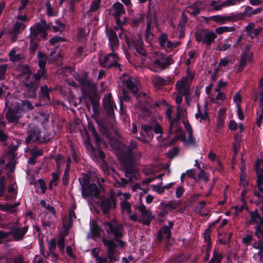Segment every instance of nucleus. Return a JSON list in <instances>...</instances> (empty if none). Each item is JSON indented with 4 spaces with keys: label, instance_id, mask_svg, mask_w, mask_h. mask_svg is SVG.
<instances>
[{
    "label": "nucleus",
    "instance_id": "obj_1",
    "mask_svg": "<svg viewBox=\"0 0 263 263\" xmlns=\"http://www.w3.org/2000/svg\"><path fill=\"white\" fill-rule=\"evenodd\" d=\"M107 225L108 229L107 232L108 234H113L115 237V240H108L105 239L103 240V242L105 246L107 247L108 250V256L111 263H114L119 260V256L116 255L115 249L118 246L120 247H123L124 242L118 238L122 236L121 230L122 229V226H119L117 224L115 221H111L107 222Z\"/></svg>",
    "mask_w": 263,
    "mask_h": 263
},
{
    "label": "nucleus",
    "instance_id": "obj_2",
    "mask_svg": "<svg viewBox=\"0 0 263 263\" xmlns=\"http://www.w3.org/2000/svg\"><path fill=\"white\" fill-rule=\"evenodd\" d=\"M172 61L169 57L162 54H157L149 63V69L154 72H159L168 67Z\"/></svg>",
    "mask_w": 263,
    "mask_h": 263
},
{
    "label": "nucleus",
    "instance_id": "obj_3",
    "mask_svg": "<svg viewBox=\"0 0 263 263\" xmlns=\"http://www.w3.org/2000/svg\"><path fill=\"white\" fill-rule=\"evenodd\" d=\"M82 185V194L84 197L87 196H97L99 193V190L95 184H90L87 189L85 186L88 182V177L85 175L79 179Z\"/></svg>",
    "mask_w": 263,
    "mask_h": 263
},
{
    "label": "nucleus",
    "instance_id": "obj_4",
    "mask_svg": "<svg viewBox=\"0 0 263 263\" xmlns=\"http://www.w3.org/2000/svg\"><path fill=\"white\" fill-rule=\"evenodd\" d=\"M110 13L115 17L118 25L117 26L115 27V30L116 31H119V35L121 36L120 32L123 33V31L120 27L122 23L120 20V16L125 13L123 5L119 2L115 3L112 7Z\"/></svg>",
    "mask_w": 263,
    "mask_h": 263
},
{
    "label": "nucleus",
    "instance_id": "obj_5",
    "mask_svg": "<svg viewBox=\"0 0 263 263\" xmlns=\"http://www.w3.org/2000/svg\"><path fill=\"white\" fill-rule=\"evenodd\" d=\"M192 79L193 76L191 74H187L186 77H183L181 80L178 81L176 85L177 92L174 93H178L182 97L183 95L189 92V86Z\"/></svg>",
    "mask_w": 263,
    "mask_h": 263
},
{
    "label": "nucleus",
    "instance_id": "obj_6",
    "mask_svg": "<svg viewBox=\"0 0 263 263\" xmlns=\"http://www.w3.org/2000/svg\"><path fill=\"white\" fill-rule=\"evenodd\" d=\"M260 161L257 160L255 165V170L257 174V190L254 192V195L260 200H263V171L259 168Z\"/></svg>",
    "mask_w": 263,
    "mask_h": 263
},
{
    "label": "nucleus",
    "instance_id": "obj_7",
    "mask_svg": "<svg viewBox=\"0 0 263 263\" xmlns=\"http://www.w3.org/2000/svg\"><path fill=\"white\" fill-rule=\"evenodd\" d=\"M125 40L129 47L133 46L137 51L138 53L141 55H144L145 54V50L143 47V42L140 37H138V39L135 41L132 38L130 33L125 32Z\"/></svg>",
    "mask_w": 263,
    "mask_h": 263
},
{
    "label": "nucleus",
    "instance_id": "obj_8",
    "mask_svg": "<svg viewBox=\"0 0 263 263\" xmlns=\"http://www.w3.org/2000/svg\"><path fill=\"white\" fill-rule=\"evenodd\" d=\"M48 28L49 26L45 21L41 20L30 28V36L32 38H36L39 33H43L42 37L46 38L47 34L45 31Z\"/></svg>",
    "mask_w": 263,
    "mask_h": 263
},
{
    "label": "nucleus",
    "instance_id": "obj_9",
    "mask_svg": "<svg viewBox=\"0 0 263 263\" xmlns=\"http://www.w3.org/2000/svg\"><path fill=\"white\" fill-rule=\"evenodd\" d=\"M119 60V57L114 53H109L103 58L99 59L101 65L106 68H109L112 66H119L118 64ZM119 69L121 70L120 66H119Z\"/></svg>",
    "mask_w": 263,
    "mask_h": 263
},
{
    "label": "nucleus",
    "instance_id": "obj_10",
    "mask_svg": "<svg viewBox=\"0 0 263 263\" xmlns=\"http://www.w3.org/2000/svg\"><path fill=\"white\" fill-rule=\"evenodd\" d=\"M158 40L161 47L168 50H172L180 44L178 42H172L165 33L161 34Z\"/></svg>",
    "mask_w": 263,
    "mask_h": 263
},
{
    "label": "nucleus",
    "instance_id": "obj_11",
    "mask_svg": "<svg viewBox=\"0 0 263 263\" xmlns=\"http://www.w3.org/2000/svg\"><path fill=\"white\" fill-rule=\"evenodd\" d=\"M172 112V108L170 107L167 108L165 112L166 117L168 118L170 122V133H179L181 130V128L179 127V122L178 120H172L171 115Z\"/></svg>",
    "mask_w": 263,
    "mask_h": 263
},
{
    "label": "nucleus",
    "instance_id": "obj_12",
    "mask_svg": "<svg viewBox=\"0 0 263 263\" xmlns=\"http://www.w3.org/2000/svg\"><path fill=\"white\" fill-rule=\"evenodd\" d=\"M137 209L140 212L142 219L140 220L142 221L145 224H148L153 218L152 214L149 211L146 209L143 204H140L137 207Z\"/></svg>",
    "mask_w": 263,
    "mask_h": 263
},
{
    "label": "nucleus",
    "instance_id": "obj_13",
    "mask_svg": "<svg viewBox=\"0 0 263 263\" xmlns=\"http://www.w3.org/2000/svg\"><path fill=\"white\" fill-rule=\"evenodd\" d=\"M103 105L107 114L112 115L114 109L116 108L115 103L112 100L111 96L110 94L104 97L103 99Z\"/></svg>",
    "mask_w": 263,
    "mask_h": 263
},
{
    "label": "nucleus",
    "instance_id": "obj_14",
    "mask_svg": "<svg viewBox=\"0 0 263 263\" xmlns=\"http://www.w3.org/2000/svg\"><path fill=\"white\" fill-rule=\"evenodd\" d=\"M121 80H122L123 85L126 86L128 89L131 90L133 93H136L137 92L138 87L135 83L132 81L129 76L123 74L121 77Z\"/></svg>",
    "mask_w": 263,
    "mask_h": 263
},
{
    "label": "nucleus",
    "instance_id": "obj_15",
    "mask_svg": "<svg viewBox=\"0 0 263 263\" xmlns=\"http://www.w3.org/2000/svg\"><path fill=\"white\" fill-rule=\"evenodd\" d=\"M21 108L15 106L14 109L9 110L6 114V118L9 122H16L21 117Z\"/></svg>",
    "mask_w": 263,
    "mask_h": 263
},
{
    "label": "nucleus",
    "instance_id": "obj_16",
    "mask_svg": "<svg viewBox=\"0 0 263 263\" xmlns=\"http://www.w3.org/2000/svg\"><path fill=\"white\" fill-rule=\"evenodd\" d=\"M121 208L122 213L123 214H127L129 215L130 220L133 221H137L139 220L138 217L136 214H130L131 212V205L130 204L126 201H123L121 202Z\"/></svg>",
    "mask_w": 263,
    "mask_h": 263
},
{
    "label": "nucleus",
    "instance_id": "obj_17",
    "mask_svg": "<svg viewBox=\"0 0 263 263\" xmlns=\"http://www.w3.org/2000/svg\"><path fill=\"white\" fill-rule=\"evenodd\" d=\"M106 33L109 41L110 48L112 51H114L119 45V41L117 39V33L112 30L109 31L107 30Z\"/></svg>",
    "mask_w": 263,
    "mask_h": 263
},
{
    "label": "nucleus",
    "instance_id": "obj_18",
    "mask_svg": "<svg viewBox=\"0 0 263 263\" xmlns=\"http://www.w3.org/2000/svg\"><path fill=\"white\" fill-rule=\"evenodd\" d=\"M27 90L24 93V96L27 98H34L36 96V90L38 87L37 84L34 82H31L29 84H25Z\"/></svg>",
    "mask_w": 263,
    "mask_h": 263
},
{
    "label": "nucleus",
    "instance_id": "obj_19",
    "mask_svg": "<svg viewBox=\"0 0 263 263\" xmlns=\"http://www.w3.org/2000/svg\"><path fill=\"white\" fill-rule=\"evenodd\" d=\"M137 99L139 104V107L143 109L147 110V105H149L150 99L147 96L146 94L141 92L138 95Z\"/></svg>",
    "mask_w": 263,
    "mask_h": 263
},
{
    "label": "nucleus",
    "instance_id": "obj_20",
    "mask_svg": "<svg viewBox=\"0 0 263 263\" xmlns=\"http://www.w3.org/2000/svg\"><path fill=\"white\" fill-rule=\"evenodd\" d=\"M26 26L23 23H16L14 27L10 32L11 40L12 42H14L16 39V35L23 30Z\"/></svg>",
    "mask_w": 263,
    "mask_h": 263
},
{
    "label": "nucleus",
    "instance_id": "obj_21",
    "mask_svg": "<svg viewBox=\"0 0 263 263\" xmlns=\"http://www.w3.org/2000/svg\"><path fill=\"white\" fill-rule=\"evenodd\" d=\"M27 231V228L23 227L19 228L16 226H14L11 228V233L16 239H20L22 238Z\"/></svg>",
    "mask_w": 263,
    "mask_h": 263
},
{
    "label": "nucleus",
    "instance_id": "obj_22",
    "mask_svg": "<svg viewBox=\"0 0 263 263\" xmlns=\"http://www.w3.org/2000/svg\"><path fill=\"white\" fill-rule=\"evenodd\" d=\"M217 36L213 31H205L203 32V44L208 46L214 42Z\"/></svg>",
    "mask_w": 263,
    "mask_h": 263
},
{
    "label": "nucleus",
    "instance_id": "obj_23",
    "mask_svg": "<svg viewBox=\"0 0 263 263\" xmlns=\"http://www.w3.org/2000/svg\"><path fill=\"white\" fill-rule=\"evenodd\" d=\"M31 71L28 66H24L22 67V70L20 74L19 78L20 81L25 84H27L30 76Z\"/></svg>",
    "mask_w": 263,
    "mask_h": 263
},
{
    "label": "nucleus",
    "instance_id": "obj_24",
    "mask_svg": "<svg viewBox=\"0 0 263 263\" xmlns=\"http://www.w3.org/2000/svg\"><path fill=\"white\" fill-rule=\"evenodd\" d=\"M173 98L175 100L176 103L177 104V116L181 117V116H184L185 110L180 105L182 98L178 93H173Z\"/></svg>",
    "mask_w": 263,
    "mask_h": 263
},
{
    "label": "nucleus",
    "instance_id": "obj_25",
    "mask_svg": "<svg viewBox=\"0 0 263 263\" xmlns=\"http://www.w3.org/2000/svg\"><path fill=\"white\" fill-rule=\"evenodd\" d=\"M209 20H213L217 23L220 24L224 23L226 22H229L232 20H233V18L232 15L226 16V15H217L212 16L209 17Z\"/></svg>",
    "mask_w": 263,
    "mask_h": 263
},
{
    "label": "nucleus",
    "instance_id": "obj_26",
    "mask_svg": "<svg viewBox=\"0 0 263 263\" xmlns=\"http://www.w3.org/2000/svg\"><path fill=\"white\" fill-rule=\"evenodd\" d=\"M9 57L10 61L15 62L24 59V55L18 52V49L16 48L12 49L9 53Z\"/></svg>",
    "mask_w": 263,
    "mask_h": 263
},
{
    "label": "nucleus",
    "instance_id": "obj_27",
    "mask_svg": "<svg viewBox=\"0 0 263 263\" xmlns=\"http://www.w3.org/2000/svg\"><path fill=\"white\" fill-rule=\"evenodd\" d=\"M216 2L215 1H213L211 3V6H213L215 10L217 11L220 10L223 7H227L230 6H233L236 4L235 0H226L220 5L216 6Z\"/></svg>",
    "mask_w": 263,
    "mask_h": 263
},
{
    "label": "nucleus",
    "instance_id": "obj_28",
    "mask_svg": "<svg viewBox=\"0 0 263 263\" xmlns=\"http://www.w3.org/2000/svg\"><path fill=\"white\" fill-rule=\"evenodd\" d=\"M169 207L172 208H175V206L173 205L172 202H169L168 204H161L160 208L161 211L159 213V216L162 218H163L168 213Z\"/></svg>",
    "mask_w": 263,
    "mask_h": 263
},
{
    "label": "nucleus",
    "instance_id": "obj_29",
    "mask_svg": "<svg viewBox=\"0 0 263 263\" xmlns=\"http://www.w3.org/2000/svg\"><path fill=\"white\" fill-rule=\"evenodd\" d=\"M252 55V53H248L247 54H243L240 60V64L238 67V70L241 71L242 68L245 66L247 62L250 61Z\"/></svg>",
    "mask_w": 263,
    "mask_h": 263
},
{
    "label": "nucleus",
    "instance_id": "obj_30",
    "mask_svg": "<svg viewBox=\"0 0 263 263\" xmlns=\"http://www.w3.org/2000/svg\"><path fill=\"white\" fill-rule=\"evenodd\" d=\"M183 124L186 130L188 132L189 135V142L192 144H195L196 141L193 136V130L191 125L188 121H184Z\"/></svg>",
    "mask_w": 263,
    "mask_h": 263
},
{
    "label": "nucleus",
    "instance_id": "obj_31",
    "mask_svg": "<svg viewBox=\"0 0 263 263\" xmlns=\"http://www.w3.org/2000/svg\"><path fill=\"white\" fill-rule=\"evenodd\" d=\"M152 81L155 87L157 88H159L166 84V82L164 79L158 76H154Z\"/></svg>",
    "mask_w": 263,
    "mask_h": 263
},
{
    "label": "nucleus",
    "instance_id": "obj_32",
    "mask_svg": "<svg viewBox=\"0 0 263 263\" xmlns=\"http://www.w3.org/2000/svg\"><path fill=\"white\" fill-rule=\"evenodd\" d=\"M253 247L254 249L258 250L257 254L253 256L254 258L260 260L261 255L263 253V244L261 242H257L255 243Z\"/></svg>",
    "mask_w": 263,
    "mask_h": 263
},
{
    "label": "nucleus",
    "instance_id": "obj_33",
    "mask_svg": "<svg viewBox=\"0 0 263 263\" xmlns=\"http://www.w3.org/2000/svg\"><path fill=\"white\" fill-rule=\"evenodd\" d=\"M163 235H166V238L169 239L171 236V233L170 228L165 226L160 230L158 235V239L161 240Z\"/></svg>",
    "mask_w": 263,
    "mask_h": 263
},
{
    "label": "nucleus",
    "instance_id": "obj_34",
    "mask_svg": "<svg viewBox=\"0 0 263 263\" xmlns=\"http://www.w3.org/2000/svg\"><path fill=\"white\" fill-rule=\"evenodd\" d=\"M17 107L21 108V112L31 110L33 109V105L30 102L27 100H24L22 102L21 105H18L16 106Z\"/></svg>",
    "mask_w": 263,
    "mask_h": 263
},
{
    "label": "nucleus",
    "instance_id": "obj_35",
    "mask_svg": "<svg viewBox=\"0 0 263 263\" xmlns=\"http://www.w3.org/2000/svg\"><path fill=\"white\" fill-rule=\"evenodd\" d=\"M235 30V28L234 27L227 26L219 27L215 29L216 33L218 34H222L224 32H233Z\"/></svg>",
    "mask_w": 263,
    "mask_h": 263
},
{
    "label": "nucleus",
    "instance_id": "obj_36",
    "mask_svg": "<svg viewBox=\"0 0 263 263\" xmlns=\"http://www.w3.org/2000/svg\"><path fill=\"white\" fill-rule=\"evenodd\" d=\"M141 134L145 138V141H148L152 135V130L149 127H143Z\"/></svg>",
    "mask_w": 263,
    "mask_h": 263
},
{
    "label": "nucleus",
    "instance_id": "obj_37",
    "mask_svg": "<svg viewBox=\"0 0 263 263\" xmlns=\"http://www.w3.org/2000/svg\"><path fill=\"white\" fill-rule=\"evenodd\" d=\"M41 205L44 209L48 211L49 213H51L53 215H55V211L53 206L51 205L50 204L47 203L46 201L44 200H42L40 202Z\"/></svg>",
    "mask_w": 263,
    "mask_h": 263
},
{
    "label": "nucleus",
    "instance_id": "obj_38",
    "mask_svg": "<svg viewBox=\"0 0 263 263\" xmlns=\"http://www.w3.org/2000/svg\"><path fill=\"white\" fill-rule=\"evenodd\" d=\"M261 10V9L260 8H256L254 10H253L252 8L251 7H247L245 8L244 13L248 16H252L253 15L256 14L259 12H260Z\"/></svg>",
    "mask_w": 263,
    "mask_h": 263
},
{
    "label": "nucleus",
    "instance_id": "obj_39",
    "mask_svg": "<svg viewBox=\"0 0 263 263\" xmlns=\"http://www.w3.org/2000/svg\"><path fill=\"white\" fill-rule=\"evenodd\" d=\"M76 218L75 213L72 209H70L69 211V222L68 224H66V222L64 221L63 223L64 226L67 229H69L72 226V221L73 219Z\"/></svg>",
    "mask_w": 263,
    "mask_h": 263
},
{
    "label": "nucleus",
    "instance_id": "obj_40",
    "mask_svg": "<svg viewBox=\"0 0 263 263\" xmlns=\"http://www.w3.org/2000/svg\"><path fill=\"white\" fill-rule=\"evenodd\" d=\"M195 117L197 120L201 122L202 121H205L208 119V116L206 112L202 114L198 108L197 112L195 114Z\"/></svg>",
    "mask_w": 263,
    "mask_h": 263
},
{
    "label": "nucleus",
    "instance_id": "obj_41",
    "mask_svg": "<svg viewBox=\"0 0 263 263\" xmlns=\"http://www.w3.org/2000/svg\"><path fill=\"white\" fill-rule=\"evenodd\" d=\"M90 230L92 233L96 236L100 235L101 230L99 226L94 221H93L90 225Z\"/></svg>",
    "mask_w": 263,
    "mask_h": 263
},
{
    "label": "nucleus",
    "instance_id": "obj_42",
    "mask_svg": "<svg viewBox=\"0 0 263 263\" xmlns=\"http://www.w3.org/2000/svg\"><path fill=\"white\" fill-rule=\"evenodd\" d=\"M38 58L39 59V65L40 68H45L46 59L45 55L42 52H39Z\"/></svg>",
    "mask_w": 263,
    "mask_h": 263
},
{
    "label": "nucleus",
    "instance_id": "obj_43",
    "mask_svg": "<svg viewBox=\"0 0 263 263\" xmlns=\"http://www.w3.org/2000/svg\"><path fill=\"white\" fill-rule=\"evenodd\" d=\"M222 256L218 254L216 251L213 252V255L209 263H220Z\"/></svg>",
    "mask_w": 263,
    "mask_h": 263
},
{
    "label": "nucleus",
    "instance_id": "obj_44",
    "mask_svg": "<svg viewBox=\"0 0 263 263\" xmlns=\"http://www.w3.org/2000/svg\"><path fill=\"white\" fill-rule=\"evenodd\" d=\"M40 96L41 98L47 100L49 99V90L46 86L41 87Z\"/></svg>",
    "mask_w": 263,
    "mask_h": 263
},
{
    "label": "nucleus",
    "instance_id": "obj_45",
    "mask_svg": "<svg viewBox=\"0 0 263 263\" xmlns=\"http://www.w3.org/2000/svg\"><path fill=\"white\" fill-rule=\"evenodd\" d=\"M46 71L45 68H40L37 72L35 73L34 77L36 80H39L42 78L45 77Z\"/></svg>",
    "mask_w": 263,
    "mask_h": 263
},
{
    "label": "nucleus",
    "instance_id": "obj_46",
    "mask_svg": "<svg viewBox=\"0 0 263 263\" xmlns=\"http://www.w3.org/2000/svg\"><path fill=\"white\" fill-rule=\"evenodd\" d=\"M185 175H186L189 178H194L195 177V174L193 170H189L186 171L185 173H183L181 175L180 179L182 182H183Z\"/></svg>",
    "mask_w": 263,
    "mask_h": 263
},
{
    "label": "nucleus",
    "instance_id": "obj_47",
    "mask_svg": "<svg viewBox=\"0 0 263 263\" xmlns=\"http://www.w3.org/2000/svg\"><path fill=\"white\" fill-rule=\"evenodd\" d=\"M65 29L64 24L60 23L59 21L57 22V25L53 27L54 32H62Z\"/></svg>",
    "mask_w": 263,
    "mask_h": 263
},
{
    "label": "nucleus",
    "instance_id": "obj_48",
    "mask_svg": "<svg viewBox=\"0 0 263 263\" xmlns=\"http://www.w3.org/2000/svg\"><path fill=\"white\" fill-rule=\"evenodd\" d=\"M34 185L36 187L39 186L41 188L43 193L45 192L46 190V186L45 183L42 180H38L36 182H35Z\"/></svg>",
    "mask_w": 263,
    "mask_h": 263
},
{
    "label": "nucleus",
    "instance_id": "obj_49",
    "mask_svg": "<svg viewBox=\"0 0 263 263\" xmlns=\"http://www.w3.org/2000/svg\"><path fill=\"white\" fill-rule=\"evenodd\" d=\"M187 11L191 14L196 15L199 13L200 9L195 6H192L187 8Z\"/></svg>",
    "mask_w": 263,
    "mask_h": 263
},
{
    "label": "nucleus",
    "instance_id": "obj_50",
    "mask_svg": "<svg viewBox=\"0 0 263 263\" xmlns=\"http://www.w3.org/2000/svg\"><path fill=\"white\" fill-rule=\"evenodd\" d=\"M59 176L58 173H54L52 174V179L50 181L49 187L51 189L53 185H56L59 180Z\"/></svg>",
    "mask_w": 263,
    "mask_h": 263
},
{
    "label": "nucleus",
    "instance_id": "obj_51",
    "mask_svg": "<svg viewBox=\"0 0 263 263\" xmlns=\"http://www.w3.org/2000/svg\"><path fill=\"white\" fill-rule=\"evenodd\" d=\"M100 4V0H95L91 4L90 6V11H96L99 7Z\"/></svg>",
    "mask_w": 263,
    "mask_h": 263
},
{
    "label": "nucleus",
    "instance_id": "obj_52",
    "mask_svg": "<svg viewBox=\"0 0 263 263\" xmlns=\"http://www.w3.org/2000/svg\"><path fill=\"white\" fill-rule=\"evenodd\" d=\"M36 119L39 122L44 123L48 119V115L46 114L42 113L36 117Z\"/></svg>",
    "mask_w": 263,
    "mask_h": 263
},
{
    "label": "nucleus",
    "instance_id": "obj_53",
    "mask_svg": "<svg viewBox=\"0 0 263 263\" xmlns=\"http://www.w3.org/2000/svg\"><path fill=\"white\" fill-rule=\"evenodd\" d=\"M57 242L55 239H52L48 241L49 251L52 252L56 248Z\"/></svg>",
    "mask_w": 263,
    "mask_h": 263
},
{
    "label": "nucleus",
    "instance_id": "obj_54",
    "mask_svg": "<svg viewBox=\"0 0 263 263\" xmlns=\"http://www.w3.org/2000/svg\"><path fill=\"white\" fill-rule=\"evenodd\" d=\"M198 177L200 179H201L205 182H207L209 178V177L207 174L202 170H201V172L199 173Z\"/></svg>",
    "mask_w": 263,
    "mask_h": 263
},
{
    "label": "nucleus",
    "instance_id": "obj_55",
    "mask_svg": "<svg viewBox=\"0 0 263 263\" xmlns=\"http://www.w3.org/2000/svg\"><path fill=\"white\" fill-rule=\"evenodd\" d=\"M60 251H63L65 247V241L63 238H61L57 242Z\"/></svg>",
    "mask_w": 263,
    "mask_h": 263
},
{
    "label": "nucleus",
    "instance_id": "obj_56",
    "mask_svg": "<svg viewBox=\"0 0 263 263\" xmlns=\"http://www.w3.org/2000/svg\"><path fill=\"white\" fill-rule=\"evenodd\" d=\"M5 178L4 177H2L0 178V196H3V193L5 190V185L4 183Z\"/></svg>",
    "mask_w": 263,
    "mask_h": 263
},
{
    "label": "nucleus",
    "instance_id": "obj_57",
    "mask_svg": "<svg viewBox=\"0 0 263 263\" xmlns=\"http://www.w3.org/2000/svg\"><path fill=\"white\" fill-rule=\"evenodd\" d=\"M75 3H72L71 2H70L69 4V10H66L65 12V15H71V13H73L74 11L75 8L74 4Z\"/></svg>",
    "mask_w": 263,
    "mask_h": 263
},
{
    "label": "nucleus",
    "instance_id": "obj_58",
    "mask_svg": "<svg viewBox=\"0 0 263 263\" xmlns=\"http://www.w3.org/2000/svg\"><path fill=\"white\" fill-rule=\"evenodd\" d=\"M65 40L61 37H60V36H54L52 38H51L49 42H50V43L51 44V45H53L58 42H63V41H64Z\"/></svg>",
    "mask_w": 263,
    "mask_h": 263
},
{
    "label": "nucleus",
    "instance_id": "obj_59",
    "mask_svg": "<svg viewBox=\"0 0 263 263\" xmlns=\"http://www.w3.org/2000/svg\"><path fill=\"white\" fill-rule=\"evenodd\" d=\"M152 189L154 191L161 194L164 192V189L163 186H160V185H154L152 186Z\"/></svg>",
    "mask_w": 263,
    "mask_h": 263
},
{
    "label": "nucleus",
    "instance_id": "obj_60",
    "mask_svg": "<svg viewBox=\"0 0 263 263\" xmlns=\"http://www.w3.org/2000/svg\"><path fill=\"white\" fill-rule=\"evenodd\" d=\"M233 100L237 106L240 105V103L241 102V97L239 92L235 95Z\"/></svg>",
    "mask_w": 263,
    "mask_h": 263
},
{
    "label": "nucleus",
    "instance_id": "obj_61",
    "mask_svg": "<svg viewBox=\"0 0 263 263\" xmlns=\"http://www.w3.org/2000/svg\"><path fill=\"white\" fill-rule=\"evenodd\" d=\"M184 192V190L182 186H178L176 188V196L177 198L181 197Z\"/></svg>",
    "mask_w": 263,
    "mask_h": 263
},
{
    "label": "nucleus",
    "instance_id": "obj_62",
    "mask_svg": "<svg viewBox=\"0 0 263 263\" xmlns=\"http://www.w3.org/2000/svg\"><path fill=\"white\" fill-rule=\"evenodd\" d=\"M224 118L223 117H217L216 126L218 128H221L224 125Z\"/></svg>",
    "mask_w": 263,
    "mask_h": 263
},
{
    "label": "nucleus",
    "instance_id": "obj_63",
    "mask_svg": "<svg viewBox=\"0 0 263 263\" xmlns=\"http://www.w3.org/2000/svg\"><path fill=\"white\" fill-rule=\"evenodd\" d=\"M238 127L237 123L234 120H231L229 123V128L231 130H236Z\"/></svg>",
    "mask_w": 263,
    "mask_h": 263
},
{
    "label": "nucleus",
    "instance_id": "obj_64",
    "mask_svg": "<svg viewBox=\"0 0 263 263\" xmlns=\"http://www.w3.org/2000/svg\"><path fill=\"white\" fill-rule=\"evenodd\" d=\"M232 61L231 60L227 58L221 59L219 62L220 66H226L230 63H231Z\"/></svg>",
    "mask_w": 263,
    "mask_h": 263
}]
</instances>
